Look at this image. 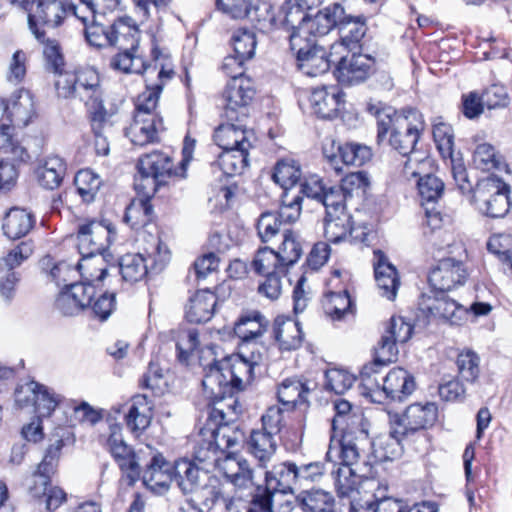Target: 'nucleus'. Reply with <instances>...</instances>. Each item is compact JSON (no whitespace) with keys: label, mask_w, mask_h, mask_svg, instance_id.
<instances>
[{"label":"nucleus","mask_w":512,"mask_h":512,"mask_svg":"<svg viewBox=\"0 0 512 512\" xmlns=\"http://www.w3.org/2000/svg\"><path fill=\"white\" fill-rule=\"evenodd\" d=\"M413 326L401 316H393L386 324L384 333L378 344L380 359L396 361L397 344L406 343L412 336Z\"/></svg>","instance_id":"20"},{"label":"nucleus","mask_w":512,"mask_h":512,"mask_svg":"<svg viewBox=\"0 0 512 512\" xmlns=\"http://www.w3.org/2000/svg\"><path fill=\"white\" fill-rule=\"evenodd\" d=\"M301 177V166L294 158L284 157L276 162L272 178L275 183L283 188L284 192L292 190Z\"/></svg>","instance_id":"41"},{"label":"nucleus","mask_w":512,"mask_h":512,"mask_svg":"<svg viewBox=\"0 0 512 512\" xmlns=\"http://www.w3.org/2000/svg\"><path fill=\"white\" fill-rule=\"evenodd\" d=\"M409 439L404 435L394 433V427L390 425V432L376 437L372 442V452L379 462L392 461L399 458L404 449V444Z\"/></svg>","instance_id":"32"},{"label":"nucleus","mask_w":512,"mask_h":512,"mask_svg":"<svg viewBox=\"0 0 512 512\" xmlns=\"http://www.w3.org/2000/svg\"><path fill=\"white\" fill-rule=\"evenodd\" d=\"M414 389V378L400 367L393 368L383 379L382 390L391 400L403 401Z\"/></svg>","instance_id":"33"},{"label":"nucleus","mask_w":512,"mask_h":512,"mask_svg":"<svg viewBox=\"0 0 512 512\" xmlns=\"http://www.w3.org/2000/svg\"><path fill=\"white\" fill-rule=\"evenodd\" d=\"M116 235L115 226L108 220H91L80 224L77 232L79 253L84 257L102 255Z\"/></svg>","instance_id":"12"},{"label":"nucleus","mask_w":512,"mask_h":512,"mask_svg":"<svg viewBox=\"0 0 512 512\" xmlns=\"http://www.w3.org/2000/svg\"><path fill=\"white\" fill-rule=\"evenodd\" d=\"M296 501L303 512H333L335 499L322 489L301 492Z\"/></svg>","instance_id":"43"},{"label":"nucleus","mask_w":512,"mask_h":512,"mask_svg":"<svg viewBox=\"0 0 512 512\" xmlns=\"http://www.w3.org/2000/svg\"><path fill=\"white\" fill-rule=\"evenodd\" d=\"M343 97V92L337 86H323L312 90L309 102L316 115L333 118L344 103Z\"/></svg>","instance_id":"27"},{"label":"nucleus","mask_w":512,"mask_h":512,"mask_svg":"<svg viewBox=\"0 0 512 512\" xmlns=\"http://www.w3.org/2000/svg\"><path fill=\"white\" fill-rule=\"evenodd\" d=\"M343 15V7L334 3L323 10L319 11L315 16H307L306 22L299 30L290 33L289 37H297L301 40L316 41V37L328 34L334 27H337V21Z\"/></svg>","instance_id":"19"},{"label":"nucleus","mask_w":512,"mask_h":512,"mask_svg":"<svg viewBox=\"0 0 512 512\" xmlns=\"http://www.w3.org/2000/svg\"><path fill=\"white\" fill-rule=\"evenodd\" d=\"M109 436L107 446L115 461L122 470L119 480L118 499L124 503L128 487V444L123 433V425H128V408L126 403L111 407L107 415Z\"/></svg>","instance_id":"4"},{"label":"nucleus","mask_w":512,"mask_h":512,"mask_svg":"<svg viewBox=\"0 0 512 512\" xmlns=\"http://www.w3.org/2000/svg\"><path fill=\"white\" fill-rule=\"evenodd\" d=\"M63 446V439H57L48 446L44 458L38 465L37 471L34 474V483H39L46 487L49 483L50 475L55 472Z\"/></svg>","instance_id":"48"},{"label":"nucleus","mask_w":512,"mask_h":512,"mask_svg":"<svg viewBox=\"0 0 512 512\" xmlns=\"http://www.w3.org/2000/svg\"><path fill=\"white\" fill-rule=\"evenodd\" d=\"M480 358L472 350L467 349L460 352L456 358L458 378L466 383L473 384L480 374Z\"/></svg>","instance_id":"50"},{"label":"nucleus","mask_w":512,"mask_h":512,"mask_svg":"<svg viewBox=\"0 0 512 512\" xmlns=\"http://www.w3.org/2000/svg\"><path fill=\"white\" fill-rule=\"evenodd\" d=\"M254 95L255 89L251 79L229 80L222 94L223 117L227 121L242 122L248 116V106Z\"/></svg>","instance_id":"14"},{"label":"nucleus","mask_w":512,"mask_h":512,"mask_svg":"<svg viewBox=\"0 0 512 512\" xmlns=\"http://www.w3.org/2000/svg\"><path fill=\"white\" fill-rule=\"evenodd\" d=\"M251 265L253 270L261 275L284 274L287 269L282 266V261L275 250L267 246L257 250Z\"/></svg>","instance_id":"47"},{"label":"nucleus","mask_w":512,"mask_h":512,"mask_svg":"<svg viewBox=\"0 0 512 512\" xmlns=\"http://www.w3.org/2000/svg\"><path fill=\"white\" fill-rule=\"evenodd\" d=\"M274 339L277 341L279 348L285 351L298 349L303 341V332L298 321L276 320L273 327Z\"/></svg>","instance_id":"40"},{"label":"nucleus","mask_w":512,"mask_h":512,"mask_svg":"<svg viewBox=\"0 0 512 512\" xmlns=\"http://www.w3.org/2000/svg\"><path fill=\"white\" fill-rule=\"evenodd\" d=\"M337 79L344 85H354L368 78L374 68V59L365 54L353 53L350 57L337 56Z\"/></svg>","instance_id":"21"},{"label":"nucleus","mask_w":512,"mask_h":512,"mask_svg":"<svg viewBox=\"0 0 512 512\" xmlns=\"http://www.w3.org/2000/svg\"><path fill=\"white\" fill-rule=\"evenodd\" d=\"M216 165L226 176L241 174L248 166V152L242 150H223Z\"/></svg>","instance_id":"53"},{"label":"nucleus","mask_w":512,"mask_h":512,"mask_svg":"<svg viewBox=\"0 0 512 512\" xmlns=\"http://www.w3.org/2000/svg\"><path fill=\"white\" fill-rule=\"evenodd\" d=\"M153 403L148 400L147 395H135L130 406V428L133 431L145 430L151 422Z\"/></svg>","instance_id":"45"},{"label":"nucleus","mask_w":512,"mask_h":512,"mask_svg":"<svg viewBox=\"0 0 512 512\" xmlns=\"http://www.w3.org/2000/svg\"><path fill=\"white\" fill-rule=\"evenodd\" d=\"M422 206L434 205L444 191L443 181L435 175L427 174L417 181Z\"/></svg>","instance_id":"54"},{"label":"nucleus","mask_w":512,"mask_h":512,"mask_svg":"<svg viewBox=\"0 0 512 512\" xmlns=\"http://www.w3.org/2000/svg\"><path fill=\"white\" fill-rule=\"evenodd\" d=\"M282 242L275 251L282 261V266L288 268L294 265L302 255V246L298 235L290 229H283Z\"/></svg>","instance_id":"49"},{"label":"nucleus","mask_w":512,"mask_h":512,"mask_svg":"<svg viewBox=\"0 0 512 512\" xmlns=\"http://www.w3.org/2000/svg\"><path fill=\"white\" fill-rule=\"evenodd\" d=\"M199 363L203 367L202 387L208 399L220 401L232 393L228 374L224 369V360L216 359L212 347L200 350Z\"/></svg>","instance_id":"8"},{"label":"nucleus","mask_w":512,"mask_h":512,"mask_svg":"<svg viewBox=\"0 0 512 512\" xmlns=\"http://www.w3.org/2000/svg\"><path fill=\"white\" fill-rule=\"evenodd\" d=\"M15 401L22 408L32 404L39 417H48L60 403L61 396L44 385L30 381L16 390Z\"/></svg>","instance_id":"18"},{"label":"nucleus","mask_w":512,"mask_h":512,"mask_svg":"<svg viewBox=\"0 0 512 512\" xmlns=\"http://www.w3.org/2000/svg\"><path fill=\"white\" fill-rule=\"evenodd\" d=\"M202 474L200 468L189 460L174 462V482L185 495L193 494L201 487Z\"/></svg>","instance_id":"37"},{"label":"nucleus","mask_w":512,"mask_h":512,"mask_svg":"<svg viewBox=\"0 0 512 512\" xmlns=\"http://www.w3.org/2000/svg\"><path fill=\"white\" fill-rule=\"evenodd\" d=\"M10 3L28 13L29 28L37 39L44 37L39 25L56 27L66 16V6L61 0H10Z\"/></svg>","instance_id":"10"},{"label":"nucleus","mask_w":512,"mask_h":512,"mask_svg":"<svg viewBox=\"0 0 512 512\" xmlns=\"http://www.w3.org/2000/svg\"><path fill=\"white\" fill-rule=\"evenodd\" d=\"M335 488L340 496H348L353 492L360 480V469L339 465L336 470L332 471Z\"/></svg>","instance_id":"52"},{"label":"nucleus","mask_w":512,"mask_h":512,"mask_svg":"<svg viewBox=\"0 0 512 512\" xmlns=\"http://www.w3.org/2000/svg\"><path fill=\"white\" fill-rule=\"evenodd\" d=\"M297 471L295 463L282 462L276 464L272 470L265 472V483L276 492L292 493L293 487L299 484Z\"/></svg>","instance_id":"34"},{"label":"nucleus","mask_w":512,"mask_h":512,"mask_svg":"<svg viewBox=\"0 0 512 512\" xmlns=\"http://www.w3.org/2000/svg\"><path fill=\"white\" fill-rule=\"evenodd\" d=\"M276 450L275 436L262 429L251 431L247 440V451L258 461L259 467L266 468Z\"/></svg>","instance_id":"31"},{"label":"nucleus","mask_w":512,"mask_h":512,"mask_svg":"<svg viewBox=\"0 0 512 512\" xmlns=\"http://www.w3.org/2000/svg\"><path fill=\"white\" fill-rule=\"evenodd\" d=\"M373 267L375 280L381 291V295L389 300H394L400 286V280L395 266L389 262L384 252L374 250Z\"/></svg>","instance_id":"26"},{"label":"nucleus","mask_w":512,"mask_h":512,"mask_svg":"<svg viewBox=\"0 0 512 512\" xmlns=\"http://www.w3.org/2000/svg\"><path fill=\"white\" fill-rule=\"evenodd\" d=\"M161 92V85L141 93L135 101V114L130 125V142L134 146L143 147L159 141L157 120L153 114Z\"/></svg>","instance_id":"5"},{"label":"nucleus","mask_w":512,"mask_h":512,"mask_svg":"<svg viewBox=\"0 0 512 512\" xmlns=\"http://www.w3.org/2000/svg\"><path fill=\"white\" fill-rule=\"evenodd\" d=\"M473 164L476 168L483 171H490L500 167V159L497 157L495 149L488 143L477 145L473 153Z\"/></svg>","instance_id":"63"},{"label":"nucleus","mask_w":512,"mask_h":512,"mask_svg":"<svg viewBox=\"0 0 512 512\" xmlns=\"http://www.w3.org/2000/svg\"><path fill=\"white\" fill-rule=\"evenodd\" d=\"M367 111L376 119V140L379 145L387 143L402 156L414 151L426 126L424 116L419 110H396L378 102L368 103Z\"/></svg>","instance_id":"2"},{"label":"nucleus","mask_w":512,"mask_h":512,"mask_svg":"<svg viewBox=\"0 0 512 512\" xmlns=\"http://www.w3.org/2000/svg\"><path fill=\"white\" fill-rule=\"evenodd\" d=\"M32 253L33 244L30 241L19 243L0 260V270H13L27 260Z\"/></svg>","instance_id":"64"},{"label":"nucleus","mask_w":512,"mask_h":512,"mask_svg":"<svg viewBox=\"0 0 512 512\" xmlns=\"http://www.w3.org/2000/svg\"><path fill=\"white\" fill-rule=\"evenodd\" d=\"M263 11L266 15H262L266 20L263 23L268 22L271 27L283 28L287 31L294 33L299 30L300 26L306 22L307 13L305 7L298 3L297 0H288L279 8L278 14L275 15L270 12L271 6L263 3Z\"/></svg>","instance_id":"22"},{"label":"nucleus","mask_w":512,"mask_h":512,"mask_svg":"<svg viewBox=\"0 0 512 512\" xmlns=\"http://www.w3.org/2000/svg\"><path fill=\"white\" fill-rule=\"evenodd\" d=\"M309 388L296 378H287L278 387L279 402L291 408L306 402Z\"/></svg>","instance_id":"46"},{"label":"nucleus","mask_w":512,"mask_h":512,"mask_svg":"<svg viewBox=\"0 0 512 512\" xmlns=\"http://www.w3.org/2000/svg\"><path fill=\"white\" fill-rule=\"evenodd\" d=\"M323 156L337 173L342 171L343 165L362 166L371 157V149L360 143L346 142L343 144L331 140L323 146Z\"/></svg>","instance_id":"16"},{"label":"nucleus","mask_w":512,"mask_h":512,"mask_svg":"<svg viewBox=\"0 0 512 512\" xmlns=\"http://www.w3.org/2000/svg\"><path fill=\"white\" fill-rule=\"evenodd\" d=\"M276 212H264L257 221V233L263 243L270 242L284 228Z\"/></svg>","instance_id":"59"},{"label":"nucleus","mask_w":512,"mask_h":512,"mask_svg":"<svg viewBox=\"0 0 512 512\" xmlns=\"http://www.w3.org/2000/svg\"><path fill=\"white\" fill-rule=\"evenodd\" d=\"M432 134L436 147L444 159L455 155L454 133L450 124L444 122L442 118L435 119Z\"/></svg>","instance_id":"51"},{"label":"nucleus","mask_w":512,"mask_h":512,"mask_svg":"<svg viewBox=\"0 0 512 512\" xmlns=\"http://www.w3.org/2000/svg\"><path fill=\"white\" fill-rule=\"evenodd\" d=\"M127 0H88L87 4H82L79 8L85 9L88 15L84 19L95 18L96 14L106 15L116 13L121 15L125 12Z\"/></svg>","instance_id":"58"},{"label":"nucleus","mask_w":512,"mask_h":512,"mask_svg":"<svg viewBox=\"0 0 512 512\" xmlns=\"http://www.w3.org/2000/svg\"><path fill=\"white\" fill-rule=\"evenodd\" d=\"M322 308L333 321L342 320L355 312V305L346 289L326 292L322 299Z\"/></svg>","instance_id":"38"},{"label":"nucleus","mask_w":512,"mask_h":512,"mask_svg":"<svg viewBox=\"0 0 512 512\" xmlns=\"http://www.w3.org/2000/svg\"><path fill=\"white\" fill-rule=\"evenodd\" d=\"M419 310L428 318H439L452 325H460L468 315V309L449 298L445 292L423 294L419 302Z\"/></svg>","instance_id":"17"},{"label":"nucleus","mask_w":512,"mask_h":512,"mask_svg":"<svg viewBox=\"0 0 512 512\" xmlns=\"http://www.w3.org/2000/svg\"><path fill=\"white\" fill-rule=\"evenodd\" d=\"M37 178L41 186L46 189H55L61 184L66 174V164L58 156H49L37 168Z\"/></svg>","instance_id":"42"},{"label":"nucleus","mask_w":512,"mask_h":512,"mask_svg":"<svg viewBox=\"0 0 512 512\" xmlns=\"http://www.w3.org/2000/svg\"><path fill=\"white\" fill-rule=\"evenodd\" d=\"M74 184L79 195L84 201L90 202L98 192L101 180L99 176L90 169H83L77 172Z\"/></svg>","instance_id":"55"},{"label":"nucleus","mask_w":512,"mask_h":512,"mask_svg":"<svg viewBox=\"0 0 512 512\" xmlns=\"http://www.w3.org/2000/svg\"><path fill=\"white\" fill-rule=\"evenodd\" d=\"M219 125L213 135L214 142L222 150H242L248 152L251 148V132L244 129L242 124L235 125L234 121Z\"/></svg>","instance_id":"28"},{"label":"nucleus","mask_w":512,"mask_h":512,"mask_svg":"<svg viewBox=\"0 0 512 512\" xmlns=\"http://www.w3.org/2000/svg\"><path fill=\"white\" fill-rule=\"evenodd\" d=\"M200 437L194 452L195 458L200 462L217 464L223 459L220 456L224 451L238 443V432L229 425L203 427Z\"/></svg>","instance_id":"7"},{"label":"nucleus","mask_w":512,"mask_h":512,"mask_svg":"<svg viewBox=\"0 0 512 512\" xmlns=\"http://www.w3.org/2000/svg\"><path fill=\"white\" fill-rule=\"evenodd\" d=\"M355 381L352 374L344 369L331 368L325 372V388L336 394H343L350 389Z\"/></svg>","instance_id":"61"},{"label":"nucleus","mask_w":512,"mask_h":512,"mask_svg":"<svg viewBox=\"0 0 512 512\" xmlns=\"http://www.w3.org/2000/svg\"><path fill=\"white\" fill-rule=\"evenodd\" d=\"M9 122L13 126L26 127L36 116V107L33 94L26 89L13 93L9 100Z\"/></svg>","instance_id":"30"},{"label":"nucleus","mask_w":512,"mask_h":512,"mask_svg":"<svg viewBox=\"0 0 512 512\" xmlns=\"http://www.w3.org/2000/svg\"><path fill=\"white\" fill-rule=\"evenodd\" d=\"M223 360L232 391H240L253 380L254 369L261 362L262 354L259 350L247 349L245 344L239 346L237 354L224 357Z\"/></svg>","instance_id":"15"},{"label":"nucleus","mask_w":512,"mask_h":512,"mask_svg":"<svg viewBox=\"0 0 512 512\" xmlns=\"http://www.w3.org/2000/svg\"><path fill=\"white\" fill-rule=\"evenodd\" d=\"M438 416V409L434 403H414L409 405L402 414L390 417V425L394 433L404 435L409 440L419 432L433 426Z\"/></svg>","instance_id":"9"},{"label":"nucleus","mask_w":512,"mask_h":512,"mask_svg":"<svg viewBox=\"0 0 512 512\" xmlns=\"http://www.w3.org/2000/svg\"><path fill=\"white\" fill-rule=\"evenodd\" d=\"M76 268L87 283H92L95 280L102 281L107 272L102 255L91 257L82 256V259L77 263Z\"/></svg>","instance_id":"56"},{"label":"nucleus","mask_w":512,"mask_h":512,"mask_svg":"<svg viewBox=\"0 0 512 512\" xmlns=\"http://www.w3.org/2000/svg\"><path fill=\"white\" fill-rule=\"evenodd\" d=\"M195 140L186 136L182 148V159L175 163L173 157L161 151H153L139 158L136 168L137 174L134 177V189L142 196L139 200V212L142 211L146 224L150 221L153 206L151 197L158 186L166 184L174 178H184L187 165L193 158Z\"/></svg>","instance_id":"1"},{"label":"nucleus","mask_w":512,"mask_h":512,"mask_svg":"<svg viewBox=\"0 0 512 512\" xmlns=\"http://www.w3.org/2000/svg\"><path fill=\"white\" fill-rule=\"evenodd\" d=\"M34 215L25 209L12 208L5 215L2 229L9 239L25 237L34 227Z\"/></svg>","instance_id":"39"},{"label":"nucleus","mask_w":512,"mask_h":512,"mask_svg":"<svg viewBox=\"0 0 512 512\" xmlns=\"http://www.w3.org/2000/svg\"><path fill=\"white\" fill-rule=\"evenodd\" d=\"M354 228L352 217L347 212L329 214L324 219V236L328 242L337 244L344 241L352 242Z\"/></svg>","instance_id":"36"},{"label":"nucleus","mask_w":512,"mask_h":512,"mask_svg":"<svg viewBox=\"0 0 512 512\" xmlns=\"http://www.w3.org/2000/svg\"><path fill=\"white\" fill-rule=\"evenodd\" d=\"M290 49L295 53L299 69L306 75L316 77L330 69L332 63H336L337 56L331 55L316 41L301 40L297 37H289Z\"/></svg>","instance_id":"11"},{"label":"nucleus","mask_w":512,"mask_h":512,"mask_svg":"<svg viewBox=\"0 0 512 512\" xmlns=\"http://www.w3.org/2000/svg\"><path fill=\"white\" fill-rule=\"evenodd\" d=\"M461 250L459 258L446 257L438 261L437 265L429 273V283L433 288L432 292H446L463 285L468 277L465 259L466 250L462 244L458 245Z\"/></svg>","instance_id":"13"},{"label":"nucleus","mask_w":512,"mask_h":512,"mask_svg":"<svg viewBox=\"0 0 512 512\" xmlns=\"http://www.w3.org/2000/svg\"><path fill=\"white\" fill-rule=\"evenodd\" d=\"M510 187L501 179L489 176L479 180L474 188L473 203L482 214L499 218L510 209Z\"/></svg>","instance_id":"6"},{"label":"nucleus","mask_w":512,"mask_h":512,"mask_svg":"<svg viewBox=\"0 0 512 512\" xmlns=\"http://www.w3.org/2000/svg\"><path fill=\"white\" fill-rule=\"evenodd\" d=\"M57 95L61 98H79L89 107L93 122H103L106 113L101 97L100 75L90 66H78L73 71L60 73L55 80Z\"/></svg>","instance_id":"3"},{"label":"nucleus","mask_w":512,"mask_h":512,"mask_svg":"<svg viewBox=\"0 0 512 512\" xmlns=\"http://www.w3.org/2000/svg\"><path fill=\"white\" fill-rule=\"evenodd\" d=\"M215 465L236 491L249 490L257 485L254 480V470L243 457L226 455Z\"/></svg>","instance_id":"23"},{"label":"nucleus","mask_w":512,"mask_h":512,"mask_svg":"<svg viewBox=\"0 0 512 512\" xmlns=\"http://www.w3.org/2000/svg\"><path fill=\"white\" fill-rule=\"evenodd\" d=\"M0 152L8 155L12 161H24L28 156L26 150L14 139L12 127L7 123L1 124L0 128Z\"/></svg>","instance_id":"57"},{"label":"nucleus","mask_w":512,"mask_h":512,"mask_svg":"<svg viewBox=\"0 0 512 512\" xmlns=\"http://www.w3.org/2000/svg\"><path fill=\"white\" fill-rule=\"evenodd\" d=\"M337 28L340 34V42L331 45L332 56L356 48L367 31L363 16L353 17L347 15L344 9L342 17L337 21Z\"/></svg>","instance_id":"24"},{"label":"nucleus","mask_w":512,"mask_h":512,"mask_svg":"<svg viewBox=\"0 0 512 512\" xmlns=\"http://www.w3.org/2000/svg\"><path fill=\"white\" fill-rule=\"evenodd\" d=\"M217 8L224 14L234 19L248 17L251 21L261 23L266 18L259 12L263 11L262 5L252 7V0H216Z\"/></svg>","instance_id":"44"},{"label":"nucleus","mask_w":512,"mask_h":512,"mask_svg":"<svg viewBox=\"0 0 512 512\" xmlns=\"http://www.w3.org/2000/svg\"><path fill=\"white\" fill-rule=\"evenodd\" d=\"M231 43L234 53L242 58L251 59L256 49V37L254 32L248 29H238L234 31Z\"/></svg>","instance_id":"60"},{"label":"nucleus","mask_w":512,"mask_h":512,"mask_svg":"<svg viewBox=\"0 0 512 512\" xmlns=\"http://www.w3.org/2000/svg\"><path fill=\"white\" fill-rule=\"evenodd\" d=\"M217 304V297L209 290L198 291L189 300L186 306L185 316L191 323H203L209 321Z\"/></svg>","instance_id":"35"},{"label":"nucleus","mask_w":512,"mask_h":512,"mask_svg":"<svg viewBox=\"0 0 512 512\" xmlns=\"http://www.w3.org/2000/svg\"><path fill=\"white\" fill-rule=\"evenodd\" d=\"M142 476L143 484L156 493L168 490L174 482V464L169 463L161 454H155Z\"/></svg>","instance_id":"25"},{"label":"nucleus","mask_w":512,"mask_h":512,"mask_svg":"<svg viewBox=\"0 0 512 512\" xmlns=\"http://www.w3.org/2000/svg\"><path fill=\"white\" fill-rule=\"evenodd\" d=\"M199 344V334L196 329L189 328L179 330L176 337V348L179 360L182 362L187 361L190 355L197 350Z\"/></svg>","instance_id":"62"},{"label":"nucleus","mask_w":512,"mask_h":512,"mask_svg":"<svg viewBox=\"0 0 512 512\" xmlns=\"http://www.w3.org/2000/svg\"><path fill=\"white\" fill-rule=\"evenodd\" d=\"M269 327V321L258 311L241 316L234 325V333L241 340L240 346L247 349L262 338Z\"/></svg>","instance_id":"29"}]
</instances>
